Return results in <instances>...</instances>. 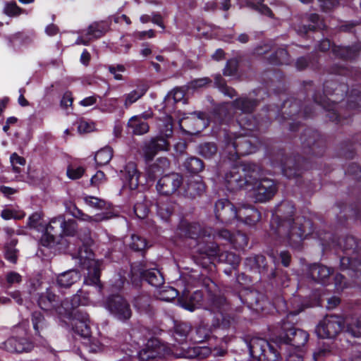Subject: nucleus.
<instances>
[{"label": "nucleus", "instance_id": "obj_1", "mask_svg": "<svg viewBox=\"0 0 361 361\" xmlns=\"http://www.w3.org/2000/svg\"><path fill=\"white\" fill-rule=\"evenodd\" d=\"M279 212H286L279 226V233H284V240L289 246L295 249L300 247L303 240L313 231L311 221L302 216L292 219L294 207L289 203H283Z\"/></svg>", "mask_w": 361, "mask_h": 361}, {"label": "nucleus", "instance_id": "obj_2", "mask_svg": "<svg viewBox=\"0 0 361 361\" xmlns=\"http://www.w3.org/2000/svg\"><path fill=\"white\" fill-rule=\"evenodd\" d=\"M225 148L224 154L228 159L234 161L240 156L253 153L256 147L246 136L228 134L225 136Z\"/></svg>", "mask_w": 361, "mask_h": 361}, {"label": "nucleus", "instance_id": "obj_3", "mask_svg": "<svg viewBox=\"0 0 361 361\" xmlns=\"http://www.w3.org/2000/svg\"><path fill=\"white\" fill-rule=\"evenodd\" d=\"M76 259L80 266L87 270V278L92 284H97L100 278L102 262L94 259V253L87 247L83 246L78 250Z\"/></svg>", "mask_w": 361, "mask_h": 361}, {"label": "nucleus", "instance_id": "obj_4", "mask_svg": "<svg viewBox=\"0 0 361 361\" xmlns=\"http://www.w3.org/2000/svg\"><path fill=\"white\" fill-rule=\"evenodd\" d=\"M106 309L116 319L126 321L132 316L128 302L120 295H112L105 301Z\"/></svg>", "mask_w": 361, "mask_h": 361}, {"label": "nucleus", "instance_id": "obj_5", "mask_svg": "<svg viewBox=\"0 0 361 361\" xmlns=\"http://www.w3.org/2000/svg\"><path fill=\"white\" fill-rule=\"evenodd\" d=\"M344 325L343 319L336 315L325 317L317 326L315 332L322 338L336 337L342 330Z\"/></svg>", "mask_w": 361, "mask_h": 361}, {"label": "nucleus", "instance_id": "obj_6", "mask_svg": "<svg viewBox=\"0 0 361 361\" xmlns=\"http://www.w3.org/2000/svg\"><path fill=\"white\" fill-rule=\"evenodd\" d=\"M65 219L62 216L51 219L48 225L45 224V233L42 235L41 243L44 246L49 247L58 242L63 236V225Z\"/></svg>", "mask_w": 361, "mask_h": 361}, {"label": "nucleus", "instance_id": "obj_7", "mask_svg": "<svg viewBox=\"0 0 361 361\" xmlns=\"http://www.w3.org/2000/svg\"><path fill=\"white\" fill-rule=\"evenodd\" d=\"M80 305V297L78 294L74 295L71 299H65L61 302H59L55 312L59 315L63 316L67 318H73V319L78 320L75 324L82 322V317L86 313H82L76 308Z\"/></svg>", "mask_w": 361, "mask_h": 361}, {"label": "nucleus", "instance_id": "obj_8", "mask_svg": "<svg viewBox=\"0 0 361 361\" xmlns=\"http://www.w3.org/2000/svg\"><path fill=\"white\" fill-rule=\"evenodd\" d=\"M212 353L214 356H224L226 355V350L221 348H214L212 351L210 348L205 345L192 346L188 348H182L181 350L179 353H176L175 355L178 357L203 359L207 357Z\"/></svg>", "mask_w": 361, "mask_h": 361}, {"label": "nucleus", "instance_id": "obj_9", "mask_svg": "<svg viewBox=\"0 0 361 361\" xmlns=\"http://www.w3.org/2000/svg\"><path fill=\"white\" fill-rule=\"evenodd\" d=\"M252 197L255 202H265L271 200L277 188L274 180L269 178H262L252 186Z\"/></svg>", "mask_w": 361, "mask_h": 361}, {"label": "nucleus", "instance_id": "obj_10", "mask_svg": "<svg viewBox=\"0 0 361 361\" xmlns=\"http://www.w3.org/2000/svg\"><path fill=\"white\" fill-rule=\"evenodd\" d=\"M183 176L177 173H171L162 176L156 185L159 194L171 195L174 194L183 185Z\"/></svg>", "mask_w": 361, "mask_h": 361}, {"label": "nucleus", "instance_id": "obj_11", "mask_svg": "<svg viewBox=\"0 0 361 361\" xmlns=\"http://www.w3.org/2000/svg\"><path fill=\"white\" fill-rule=\"evenodd\" d=\"M215 215L224 224H230L237 219L238 209L228 200H219L215 204Z\"/></svg>", "mask_w": 361, "mask_h": 361}, {"label": "nucleus", "instance_id": "obj_12", "mask_svg": "<svg viewBox=\"0 0 361 361\" xmlns=\"http://www.w3.org/2000/svg\"><path fill=\"white\" fill-rule=\"evenodd\" d=\"M283 329L285 331V336L283 338V342L289 344L294 349L302 350L308 341L309 334L301 329L286 327L285 324H283Z\"/></svg>", "mask_w": 361, "mask_h": 361}, {"label": "nucleus", "instance_id": "obj_13", "mask_svg": "<svg viewBox=\"0 0 361 361\" xmlns=\"http://www.w3.org/2000/svg\"><path fill=\"white\" fill-rule=\"evenodd\" d=\"M82 322L78 324H74L75 331L80 334L85 338L84 345L87 347L88 350L92 353H97L102 350L101 345L96 339L89 338L88 336L90 334V327L87 322L89 321L88 314H84L82 317Z\"/></svg>", "mask_w": 361, "mask_h": 361}, {"label": "nucleus", "instance_id": "obj_14", "mask_svg": "<svg viewBox=\"0 0 361 361\" xmlns=\"http://www.w3.org/2000/svg\"><path fill=\"white\" fill-rule=\"evenodd\" d=\"M0 348L9 353H22L30 352L33 348V344L25 338L11 336L1 343Z\"/></svg>", "mask_w": 361, "mask_h": 361}, {"label": "nucleus", "instance_id": "obj_15", "mask_svg": "<svg viewBox=\"0 0 361 361\" xmlns=\"http://www.w3.org/2000/svg\"><path fill=\"white\" fill-rule=\"evenodd\" d=\"M208 120L203 112H194L190 117L184 118V124L188 127L189 134H196L208 126Z\"/></svg>", "mask_w": 361, "mask_h": 361}, {"label": "nucleus", "instance_id": "obj_16", "mask_svg": "<svg viewBox=\"0 0 361 361\" xmlns=\"http://www.w3.org/2000/svg\"><path fill=\"white\" fill-rule=\"evenodd\" d=\"M225 183L228 190L231 191L238 190L246 185V180L243 178L241 169L235 166L226 173Z\"/></svg>", "mask_w": 361, "mask_h": 361}, {"label": "nucleus", "instance_id": "obj_17", "mask_svg": "<svg viewBox=\"0 0 361 361\" xmlns=\"http://www.w3.org/2000/svg\"><path fill=\"white\" fill-rule=\"evenodd\" d=\"M177 234L180 237L197 238L206 235L204 231L198 223H190L186 220H182L178 227Z\"/></svg>", "mask_w": 361, "mask_h": 361}, {"label": "nucleus", "instance_id": "obj_18", "mask_svg": "<svg viewBox=\"0 0 361 361\" xmlns=\"http://www.w3.org/2000/svg\"><path fill=\"white\" fill-rule=\"evenodd\" d=\"M202 299L203 295L201 291L197 290L192 294L183 292V295L178 298V302L180 307L192 312L201 306Z\"/></svg>", "mask_w": 361, "mask_h": 361}, {"label": "nucleus", "instance_id": "obj_19", "mask_svg": "<svg viewBox=\"0 0 361 361\" xmlns=\"http://www.w3.org/2000/svg\"><path fill=\"white\" fill-rule=\"evenodd\" d=\"M260 219V213L252 206L242 204L238 207L237 219L252 226L258 222Z\"/></svg>", "mask_w": 361, "mask_h": 361}, {"label": "nucleus", "instance_id": "obj_20", "mask_svg": "<svg viewBox=\"0 0 361 361\" xmlns=\"http://www.w3.org/2000/svg\"><path fill=\"white\" fill-rule=\"evenodd\" d=\"M183 195L192 199L203 194L205 191V186L199 178H192L183 185Z\"/></svg>", "mask_w": 361, "mask_h": 361}, {"label": "nucleus", "instance_id": "obj_21", "mask_svg": "<svg viewBox=\"0 0 361 361\" xmlns=\"http://www.w3.org/2000/svg\"><path fill=\"white\" fill-rule=\"evenodd\" d=\"M170 167L169 160L166 157H159L156 161L148 166L146 170V176L150 180H154Z\"/></svg>", "mask_w": 361, "mask_h": 361}, {"label": "nucleus", "instance_id": "obj_22", "mask_svg": "<svg viewBox=\"0 0 361 361\" xmlns=\"http://www.w3.org/2000/svg\"><path fill=\"white\" fill-rule=\"evenodd\" d=\"M59 302V297L49 288L39 295L37 301L39 307L45 311H55Z\"/></svg>", "mask_w": 361, "mask_h": 361}, {"label": "nucleus", "instance_id": "obj_23", "mask_svg": "<svg viewBox=\"0 0 361 361\" xmlns=\"http://www.w3.org/2000/svg\"><path fill=\"white\" fill-rule=\"evenodd\" d=\"M243 178L246 180V185L253 186L257 183L262 175L261 168L255 164H247L241 169Z\"/></svg>", "mask_w": 361, "mask_h": 361}, {"label": "nucleus", "instance_id": "obj_24", "mask_svg": "<svg viewBox=\"0 0 361 361\" xmlns=\"http://www.w3.org/2000/svg\"><path fill=\"white\" fill-rule=\"evenodd\" d=\"M124 181L130 190H135L139 185L140 173L134 162L128 163L124 169Z\"/></svg>", "mask_w": 361, "mask_h": 361}, {"label": "nucleus", "instance_id": "obj_25", "mask_svg": "<svg viewBox=\"0 0 361 361\" xmlns=\"http://www.w3.org/2000/svg\"><path fill=\"white\" fill-rule=\"evenodd\" d=\"M31 322L35 336L43 338L49 329V324L44 315L40 312H34L32 314Z\"/></svg>", "mask_w": 361, "mask_h": 361}, {"label": "nucleus", "instance_id": "obj_26", "mask_svg": "<svg viewBox=\"0 0 361 361\" xmlns=\"http://www.w3.org/2000/svg\"><path fill=\"white\" fill-rule=\"evenodd\" d=\"M268 341L264 338L254 337L247 341L250 355L258 361L262 357L265 348L268 347Z\"/></svg>", "mask_w": 361, "mask_h": 361}, {"label": "nucleus", "instance_id": "obj_27", "mask_svg": "<svg viewBox=\"0 0 361 361\" xmlns=\"http://www.w3.org/2000/svg\"><path fill=\"white\" fill-rule=\"evenodd\" d=\"M163 135L152 137L150 140L154 142L156 149L159 151H169L170 149V143L168 138L171 137L173 134L171 124L166 125V130L161 132Z\"/></svg>", "mask_w": 361, "mask_h": 361}, {"label": "nucleus", "instance_id": "obj_28", "mask_svg": "<svg viewBox=\"0 0 361 361\" xmlns=\"http://www.w3.org/2000/svg\"><path fill=\"white\" fill-rule=\"evenodd\" d=\"M80 279V274L75 270H69L57 276L56 283L61 288H69Z\"/></svg>", "mask_w": 361, "mask_h": 361}, {"label": "nucleus", "instance_id": "obj_29", "mask_svg": "<svg viewBox=\"0 0 361 361\" xmlns=\"http://www.w3.org/2000/svg\"><path fill=\"white\" fill-rule=\"evenodd\" d=\"M140 275L154 287H160L164 282L163 276L157 269L140 270Z\"/></svg>", "mask_w": 361, "mask_h": 361}, {"label": "nucleus", "instance_id": "obj_30", "mask_svg": "<svg viewBox=\"0 0 361 361\" xmlns=\"http://www.w3.org/2000/svg\"><path fill=\"white\" fill-rule=\"evenodd\" d=\"M174 211V204L169 200H159L157 203L158 216L164 221H168Z\"/></svg>", "mask_w": 361, "mask_h": 361}, {"label": "nucleus", "instance_id": "obj_31", "mask_svg": "<svg viewBox=\"0 0 361 361\" xmlns=\"http://www.w3.org/2000/svg\"><path fill=\"white\" fill-rule=\"evenodd\" d=\"M128 127L132 129V133L137 135L147 133L149 130L148 123L141 121L139 117L133 116L128 122Z\"/></svg>", "mask_w": 361, "mask_h": 361}, {"label": "nucleus", "instance_id": "obj_32", "mask_svg": "<svg viewBox=\"0 0 361 361\" xmlns=\"http://www.w3.org/2000/svg\"><path fill=\"white\" fill-rule=\"evenodd\" d=\"M331 274L329 268L321 264H314L310 268V275L316 281H323Z\"/></svg>", "mask_w": 361, "mask_h": 361}, {"label": "nucleus", "instance_id": "obj_33", "mask_svg": "<svg viewBox=\"0 0 361 361\" xmlns=\"http://www.w3.org/2000/svg\"><path fill=\"white\" fill-rule=\"evenodd\" d=\"M226 305V300L221 295L210 294L206 305V309L213 312H221Z\"/></svg>", "mask_w": 361, "mask_h": 361}, {"label": "nucleus", "instance_id": "obj_34", "mask_svg": "<svg viewBox=\"0 0 361 361\" xmlns=\"http://www.w3.org/2000/svg\"><path fill=\"white\" fill-rule=\"evenodd\" d=\"M108 27L105 23H93L88 27L87 36L89 39L101 37L108 30Z\"/></svg>", "mask_w": 361, "mask_h": 361}, {"label": "nucleus", "instance_id": "obj_35", "mask_svg": "<svg viewBox=\"0 0 361 361\" xmlns=\"http://www.w3.org/2000/svg\"><path fill=\"white\" fill-rule=\"evenodd\" d=\"M257 104V103L255 100L245 97L237 99L233 102V106L243 113H251Z\"/></svg>", "mask_w": 361, "mask_h": 361}, {"label": "nucleus", "instance_id": "obj_36", "mask_svg": "<svg viewBox=\"0 0 361 361\" xmlns=\"http://www.w3.org/2000/svg\"><path fill=\"white\" fill-rule=\"evenodd\" d=\"M27 225L30 228L35 229L38 231H43L45 228V223L43 220L42 212H35L32 214L28 218Z\"/></svg>", "mask_w": 361, "mask_h": 361}, {"label": "nucleus", "instance_id": "obj_37", "mask_svg": "<svg viewBox=\"0 0 361 361\" xmlns=\"http://www.w3.org/2000/svg\"><path fill=\"white\" fill-rule=\"evenodd\" d=\"M191 327L186 323L176 324L174 326L173 337L180 343H183L188 336Z\"/></svg>", "mask_w": 361, "mask_h": 361}, {"label": "nucleus", "instance_id": "obj_38", "mask_svg": "<svg viewBox=\"0 0 361 361\" xmlns=\"http://www.w3.org/2000/svg\"><path fill=\"white\" fill-rule=\"evenodd\" d=\"M121 335L116 336V338L111 339L109 346L116 353H123L127 356H131L132 350L126 347V344L123 341Z\"/></svg>", "mask_w": 361, "mask_h": 361}, {"label": "nucleus", "instance_id": "obj_39", "mask_svg": "<svg viewBox=\"0 0 361 361\" xmlns=\"http://www.w3.org/2000/svg\"><path fill=\"white\" fill-rule=\"evenodd\" d=\"M113 157V150L110 147H105L97 152L94 159L98 165L107 164Z\"/></svg>", "mask_w": 361, "mask_h": 361}, {"label": "nucleus", "instance_id": "obj_40", "mask_svg": "<svg viewBox=\"0 0 361 361\" xmlns=\"http://www.w3.org/2000/svg\"><path fill=\"white\" fill-rule=\"evenodd\" d=\"M184 166L188 171L197 173L203 170L204 164L199 158L190 157L185 161Z\"/></svg>", "mask_w": 361, "mask_h": 361}, {"label": "nucleus", "instance_id": "obj_41", "mask_svg": "<svg viewBox=\"0 0 361 361\" xmlns=\"http://www.w3.org/2000/svg\"><path fill=\"white\" fill-rule=\"evenodd\" d=\"M157 341L156 340L149 341L147 347L141 350L138 353L140 360L142 361H147L150 359H153L157 356V352L154 348H151L154 345Z\"/></svg>", "mask_w": 361, "mask_h": 361}, {"label": "nucleus", "instance_id": "obj_42", "mask_svg": "<svg viewBox=\"0 0 361 361\" xmlns=\"http://www.w3.org/2000/svg\"><path fill=\"white\" fill-rule=\"evenodd\" d=\"M83 200L87 206L96 210L107 209L109 206L105 200L94 196H86Z\"/></svg>", "mask_w": 361, "mask_h": 361}, {"label": "nucleus", "instance_id": "obj_43", "mask_svg": "<svg viewBox=\"0 0 361 361\" xmlns=\"http://www.w3.org/2000/svg\"><path fill=\"white\" fill-rule=\"evenodd\" d=\"M17 244V240L12 239L4 246L5 249V258L9 262L16 264L18 259V250L15 248Z\"/></svg>", "mask_w": 361, "mask_h": 361}, {"label": "nucleus", "instance_id": "obj_44", "mask_svg": "<svg viewBox=\"0 0 361 361\" xmlns=\"http://www.w3.org/2000/svg\"><path fill=\"white\" fill-rule=\"evenodd\" d=\"M76 218L84 221H87L90 223H97L100 222L104 220H107L109 219V216L107 215V214L101 213L97 214L94 216H90L86 214L82 213L81 211L78 210V214L75 215Z\"/></svg>", "mask_w": 361, "mask_h": 361}, {"label": "nucleus", "instance_id": "obj_45", "mask_svg": "<svg viewBox=\"0 0 361 361\" xmlns=\"http://www.w3.org/2000/svg\"><path fill=\"white\" fill-rule=\"evenodd\" d=\"M289 61L288 51L285 49H279L275 54L271 56L270 62L272 64H284Z\"/></svg>", "mask_w": 361, "mask_h": 361}, {"label": "nucleus", "instance_id": "obj_46", "mask_svg": "<svg viewBox=\"0 0 361 361\" xmlns=\"http://www.w3.org/2000/svg\"><path fill=\"white\" fill-rule=\"evenodd\" d=\"M214 80L216 86L224 94L231 98L233 97L236 94V92L234 90V89L227 86L225 84L224 80L222 78L221 75H216Z\"/></svg>", "mask_w": 361, "mask_h": 361}, {"label": "nucleus", "instance_id": "obj_47", "mask_svg": "<svg viewBox=\"0 0 361 361\" xmlns=\"http://www.w3.org/2000/svg\"><path fill=\"white\" fill-rule=\"evenodd\" d=\"M279 354L275 348L268 343V347L265 348L262 357L259 361H279Z\"/></svg>", "mask_w": 361, "mask_h": 361}, {"label": "nucleus", "instance_id": "obj_48", "mask_svg": "<svg viewBox=\"0 0 361 361\" xmlns=\"http://www.w3.org/2000/svg\"><path fill=\"white\" fill-rule=\"evenodd\" d=\"M145 93V91L142 89L134 90L124 95L125 101L124 106L126 108H128L132 104L137 102L141 98Z\"/></svg>", "mask_w": 361, "mask_h": 361}, {"label": "nucleus", "instance_id": "obj_49", "mask_svg": "<svg viewBox=\"0 0 361 361\" xmlns=\"http://www.w3.org/2000/svg\"><path fill=\"white\" fill-rule=\"evenodd\" d=\"M142 151L144 158L146 161H151L158 152V150L154 145V142L151 140L145 143Z\"/></svg>", "mask_w": 361, "mask_h": 361}, {"label": "nucleus", "instance_id": "obj_50", "mask_svg": "<svg viewBox=\"0 0 361 361\" xmlns=\"http://www.w3.org/2000/svg\"><path fill=\"white\" fill-rule=\"evenodd\" d=\"M217 152L215 144L207 142L200 146V154L206 159H210Z\"/></svg>", "mask_w": 361, "mask_h": 361}, {"label": "nucleus", "instance_id": "obj_51", "mask_svg": "<svg viewBox=\"0 0 361 361\" xmlns=\"http://www.w3.org/2000/svg\"><path fill=\"white\" fill-rule=\"evenodd\" d=\"M332 51L336 56L346 59H352L355 56V51L347 47H334Z\"/></svg>", "mask_w": 361, "mask_h": 361}, {"label": "nucleus", "instance_id": "obj_52", "mask_svg": "<svg viewBox=\"0 0 361 361\" xmlns=\"http://www.w3.org/2000/svg\"><path fill=\"white\" fill-rule=\"evenodd\" d=\"M333 353L328 345H322L319 347L313 353V359L314 361H321L324 358L333 356Z\"/></svg>", "mask_w": 361, "mask_h": 361}, {"label": "nucleus", "instance_id": "obj_53", "mask_svg": "<svg viewBox=\"0 0 361 361\" xmlns=\"http://www.w3.org/2000/svg\"><path fill=\"white\" fill-rule=\"evenodd\" d=\"M361 106V92L358 90H353L348 98V107L350 109H355Z\"/></svg>", "mask_w": 361, "mask_h": 361}, {"label": "nucleus", "instance_id": "obj_54", "mask_svg": "<svg viewBox=\"0 0 361 361\" xmlns=\"http://www.w3.org/2000/svg\"><path fill=\"white\" fill-rule=\"evenodd\" d=\"M346 332L355 338H361V321H354L347 325Z\"/></svg>", "mask_w": 361, "mask_h": 361}, {"label": "nucleus", "instance_id": "obj_55", "mask_svg": "<svg viewBox=\"0 0 361 361\" xmlns=\"http://www.w3.org/2000/svg\"><path fill=\"white\" fill-rule=\"evenodd\" d=\"M231 243L237 248H244L247 245L248 240L245 234L238 231L233 235Z\"/></svg>", "mask_w": 361, "mask_h": 361}, {"label": "nucleus", "instance_id": "obj_56", "mask_svg": "<svg viewBox=\"0 0 361 361\" xmlns=\"http://www.w3.org/2000/svg\"><path fill=\"white\" fill-rule=\"evenodd\" d=\"M209 335L210 329L204 325H200L196 329V334L194 339L196 342L201 343L207 339Z\"/></svg>", "mask_w": 361, "mask_h": 361}, {"label": "nucleus", "instance_id": "obj_57", "mask_svg": "<svg viewBox=\"0 0 361 361\" xmlns=\"http://www.w3.org/2000/svg\"><path fill=\"white\" fill-rule=\"evenodd\" d=\"M10 161L13 167V171L17 173L20 172V166L25 164V159L23 157H20L17 153H13L11 155Z\"/></svg>", "mask_w": 361, "mask_h": 361}, {"label": "nucleus", "instance_id": "obj_58", "mask_svg": "<svg viewBox=\"0 0 361 361\" xmlns=\"http://www.w3.org/2000/svg\"><path fill=\"white\" fill-rule=\"evenodd\" d=\"M317 137V133L307 130L301 137L302 143L305 147H311L314 145Z\"/></svg>", "mask_w": 361, "mask_h": 361}, {"label": "nucleus", "instance_id": "obj_59", "mask_svg": "<svg viewBox=\"0 0 361 361\" xmlns=\"http://www.w3.org/2000/svg\"><path fill=\"white\" fill-rule=\"evenodd\" d=\"M77 227L78 225L75 220H65V224L63 225V235H74L76 233Z\"/></svg>", "mask_w": 361, "mask_h": 361}, {"label": "nucleus", "instance_id": "obj_60", "mask_svg": "<svg viewBox=\"0 0 361 361\" xmlns=\"http://www.w3.org/2000/svg\"><path fill=\"white\" fill-rule=\"evenodd\" d=\"M132 242L130 243V247L136 251H141L146 247V240L141 237L133 235L131 237Z\"/></svg>", "mask_w": 361, "mask_h": 361}, {"label": "nucleus", "instance_id": "obj_61", "mask_svg": "<svg viewBox=\"0 0 361 361\" xmlns=\"http://www.w3.org/2000/svg\"><path fill=\"white\" fill-rule=\"evenodd\" d=\"M22 10L15 2H9L4 7V13L11 17L18 16Z\"/></svg>", "mask_w": 361, "mask_h": 361}, {"label": "nucleus", "instance_id": "obj_62", "mask_svg": "<svg viewBox=\"0 0 361 361\" xmlns=\"http://www.w3.org/2000/svg\"><path fill=\"white\" fill-rule=\"evenodd\" d=\"M135 307L140 311H147L149 307V298L146 295L137 297L135 301Z\"/></svg>", "mask_w": 361, "mask_h": 361}, {"label": "nucleus", "instance_id": "obj_63", "mask_svg": "<svg viewBox=\"0 0 361 361\" xmlns=\"http://www.w3.org/2000/svg\"><path fill=\"white\" fill-rule=\"evenodd\" d=\"M109 71L114 75V79L117 80H123V75L121 73L126 71V68L123 65H110L108 66Z\"/></svg>", "mask_w": 361, "mask_h": 361}, {"label": "nucleus", "instance_id": "obj_64", "mask_svg": "<svg viewBox=\"0 0 361 361\" xmlns=\"http://www.w3.org/2000/svg\"><path fill=\"white\" fill-rule=\"evenodd\" d=\"M134 212L138 218L144 219L149 213V208L144 202H137L134 206Z\"/></svg>", "mask_w": 361, "mask_h": 361}]
</instances>
